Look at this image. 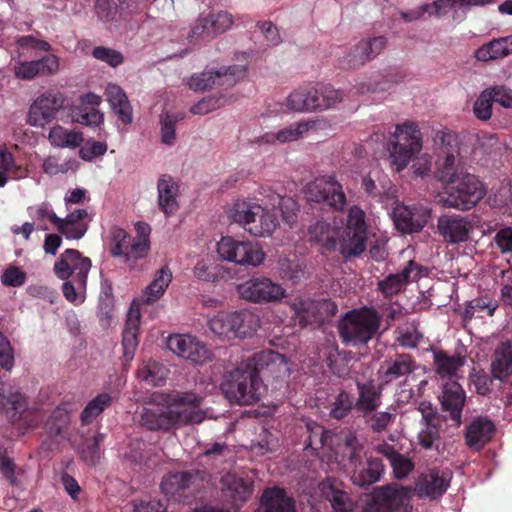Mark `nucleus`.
Listing matches in <instances>:
<instances>
[{"label": "nucleus", "mask_w": 512, "mask_h": 512, "mask_svg": "<svg viewBox=\"0 0 512 512\" xmlns=\"http://www.w3.org/2000/svg\"><path fill=\"white\" fill-rule=\"evenodd\" d=\"M286 366L287 360L283 354L272 350L260 351L241 361L230 371L225 376L221 389L231 403L255 404L265 391L262 377L279 374L286 370Z\"/></svg>", "instance_id": "nucleus-1"}, {"label": "nucleus", "mask_w": 512, "mask_h": 512, "mask_svg": "<svg viewBox=\"0 0 512 512\" xmlns=\"http://www.w3.org/2000/svg\"><path fill=\"white\" fill-rule=\"evenodd\" d=\"M201 402L202 397L192 391L154 393L140 413V424L150 431L167 432L180 425L201 423Z\"/></svg>", "instance_id": "nucleus-2"}, {"label": "nucleus", "mask_w": 512, "mask_h": 512, "mask_svg": "<svg viewBox=\"0 0 512 512\" xmlns=\"http://www.w3.org/2000/svg\"><path fill=\"white\" fill-rule=\"evenodd\" d=\"M381 323L382 316L373 306L355 308L339 320V337L346 345H365L378 333Z\"/></svg>", "instance_id": "nucleus-3"}, {"label": "nucleus", "mask_w": 512, "mask_h": 512, "mask_svg": "<svg viewBox=\"0 0 512 512\" xmlns=\"http://www.w3.org/2000/svg\"><path fill=\"white\" fill-rule=\"evenodd\" d=\"M485 195L484 184L475 175L466 173L454 183L446 185L437 201L446 208L466 211L473 208Z\"/></svg>", "instance_id": "nucleus-4"}, {"label": "nucleus", "mask_w": 512, "mask_h": 512, "mask_svg": "<svg viewBox=\"0 0 512 512\" xmlns=\"http://www.w3.org/2000/svg\"><path fill=\"white\" fill-rule=\"evenodd\" d=\"M421 149L422 136L418 125L414 122L397 124L393 140L387 146L391 165L395 170H403Z\"/></svg>", "instance_id": "nucleus-5"}, {"label": "nucleus", "mask_w": 512, "mask_h": 512, "mask_svg": "<svg viewBox=\"0 0 512 512\" xmlns=\"http://www.w3.org/2000/svg\"><path fill=\"white\" fill-rule=\"evenodd\" d=\"M343 99L342 93L330 85L300 87L287 99L289 109L296 112H312L334 107Z\"/></svg>", "instance_id": "nucleus-6"}, {"label": "nucleus", "mask_w": 512, "mask_h": 512, "mask_svg": "<svg viewBox=\"0 0 512 512\" xmlns=\"http://www.w3.org/2000/svg\"><path fill=\"white\" fill-rule=\"evenodd\" d=\"M340 254L345 258L357 257L366 250L368 223L362 208H349L345 227L341 231Z\"/></svg>", "instance_id": "nucleus-7"}, {"label": "nucleus", "mask_w": 512, "mask_h": 512, "mask_svg": "<svg viewBox=\"0 0 512 512\" xmlns=\"http://www.w3.org/2000/svg\"><path fill=\"white\" fill-rule=\"evenodd\" d=\"M304 194L308 203L319 204L322 209L342 212L347 206L343 185L334 176H323L309 182Z\"/></svg>", "instance_id": "nucleus-8"}, {"label": "nucleus", "mask_w": 512, "mask_h": 512, "mask_svg": "<svg viewBox=\"0 0 512 512\" xmlns=\"http://www.w3.org/2000/svg\"><path fill=\"white\" fill-rule=\"evenodd\" d=\"M206 473L200 470L168 473L161 482L162 492L177 502L189 503L203 486Z\"/></svg>", "instance_id": "nucleus-9"}, {"label": "nucleus", "mask_w": 512, "mask_h": 512, "mask_svg": "<svg viewBox=\"0 0 512 512\" xmlns=\"http://www.w3.org/2000/svg\"><path fill=\"white\" fill-rule=\"evenodd\" d=\"M217 253L222 260L238 265L258 266L265 259V253L257 243L238 241L233 237H222L217 243Z\"/></svg>", "instance_id": "nucleus-10"}, {"label": "nucleus", "mask_w": 512, "mask_h": 512, "mask_svg": "<svg viewBox=\"0 0 512 512\" xmlns=\"http://www.w3.org/2000/svg\"><path fill=\"white\" fill-rule=\"evenodd\" d=\"M240 297L252 303H272L282 300L286 291L281 284L264 276H253L237 286Z\"/></svg>", "instance_id": "nucleus-11"}, {"label": "nucleus", "mask_w": 512, "mask_h": 512, "mask_svg": "<svg viewBox=\"0 0 512 512\" xmlns=\"http://www.w3.org/2000/svg\"><path fill=\"white\" fill-rule=\"evenodd\" d=\"M361 512H411L408 493L404 488H377L367 499Z\"/></svg>", "instance_id": "nucleus-12"}, {"label": "nucleus", "mask_w": 512, "mask_h": 512, "mask_svg": "<svg viewBox=\"0 0 512 512\" xmlns=\"http://www.w3.org/2000/svg\"><path fill=\"white\" fill-rule=\"evenodd\" d=\"M246 71L247 69L244 65H232L216 71H204L200 74L192 75L188 84L195 91L206 90L214 86L229 88L244 78Z\"/></svg>", "instance_id": "nucleus-13"}, {"label": "nucleus", "mask_w": 512, "mask_h": 512, "mask_svg": "<svg viewBox=\"0 0 512 512\" xmlns=\"http://www.w3.org/2000/svg\"><path fill=\"white\" fill-rule=\"evenodd\" d=\"M65 97L59 91L49 90L39 95L30 105L27 122L34 127H44L52 122L64 107Z\"/></svg>", "instance_id": "nucleus-14"}, {"label": "nucleus", "mask_w": 512, "mask_h": 512, "mask_svg": "<svg viewBox=\"0 0 512 512\" xmlns=\"http://www.w3.org/2000/svg\"><path fill=\"white\" fill-rule=\"evenodd\" d=\"M322 498L329 503L330 512H354L357 501L341 480L326 477L319 483Z\"/></svg>", "instance_id": "nucleus-15"}, {"label": "nucleus", "mask_w": 512, "mask_h": 512, "mask_svg": "<svg viewBox=\"0 0 512 512\" xmlns=\"http://www.w3.org/2000/svg\"><path fill=\"white\" fill-rule=\"evenodd\" d=\"M167 347L179 357L194 364H203L211 358V352L206 344L191 335H171L167 340Z\"/></svg>", "instance_id": "nucleus-16"}, {"label": "nucleus", "mask_w": 512, "mask_h": 512, "mask_svg": "<svg viewBox=\"0 0 512 512\" xmlns=\"http://www.w3.org/2000/svg\"><path fill=\"white\" fill-rule=\"evenodd\" d=\"M92 267V261L82 257L79 251L67 249L54 265V272L58 278L66 280L69 278L87 279Z\"/></svg>", "instance_id": "nucleus-17"}, {"label": "nucleus", "mask_w": 512, "mask_h": 512, "mask_svg": "<svg viewBox=\"0 0 512 512\" xmlns=\"http://www.w3.org/2000/svg\"><path fill=\"white\" fill-rule=\"evenodd\" d=\"M430 213L427 209L398 204L394 207L392 217L394 224L402 233L419 232L427 224Z\"/></svg>", "instance_id": "nucleus-18"}, {"label": "nucleus", "mask_w": 512, "mask_h": 512, "mask_svg": "<svg viewBox=\"0 0 512 512\" xmlns=\"http://www.w3.org/2000/svg\"><path fill=\"white\" fill-rule=\"evenodd\" d=\"M437 228L439 234L447 243L457 244L468 240L473 226L467 217L446 214L439 217Z\"/></svg>", "instance_id": "nucleus-19"}, {"label": "nucleus", "mask_w": 512, "mask_h": 512, "mask_svg": "<svg viewBox=\"0 0 512 512\" xmlns=\"http://www.w3.org/2000/svg\"><path fill=\"white\" fill-rule=\"evenodd\" d=\"M233 24V17L227 11L210 13L206 17H200L192 28L191 39L212 38L227 31Z\"/></svg>", "instance_id": "nucleus-20"}, {"label": "nucleus", "mask_w": 512, "mask_h": 512, "mask_svg": "<svg viewBox=\"0 0 512 512\" xmlns=\"http://www.w3.org/2000/svg\"><path fill=\"white\" fill-rule=\"evenodd\" d=\"M497 0H435L432 3H427L429 6V14L442 16L447 14L450 10H454L452 20L460 23L466 18V13L473 6H486L496 3Z\"/></svg>", "instance_id": "nucleus-21"}, {"label": "nucleus", "mask_w": 512, "mask_h": 512, "mask_svg": "<svg viewBox=\"0 0 512 512\" xmlns=\"http://www.w3.org/2000/svg\"><path fill=\"white\" fill-rule=\"evenodd\" d=\"M422 274V267L413 260H410L405 268L395 274L388 275L384 280L378 283V289L385 298H392L398 294L403 287L411 282L416 281Z\"/></svg>", "instance_id": "nucleus-22"}, {"label": "nucleus", "mask_w": 512, "mask_h": 512, "mask_svg": "<svg viewBox=\"0 0 512 512\" xmlns=\"http://www.w3.org/2000/svg\"><path fill=\"white\" fill-rule=\"evenodd\" d=\"M341 231L342 227L336 222L317 221L309 226L308 235L310 241L317 243L326 251L333 252L337 249L340 251Z\"/></svg>", "instance_id": "nucleus-23"}, {"label": "nucleus", "mask_w": 512, "mask_h": 512, "mask_svg": "<svg viewBox=\"0 0 512 512\" xmlns=\"http://www.w3.org/2000/svg\"><path fill=\"white\" fill-rule=\"evenodd\" d=\"M261 213L262 205L246 199L236 200L227 211L228 218L232 222L240 225L244 230L252 229L256 233L262 231L261 227L255 225L251 219L254 220V217Z\"/></svg>", "instance_id": "nucleus-24"}, {"label": "nucleus", "mask_w": 512, "mask_h": 512, "mask_svg": "<svg viewBox=\"0 0 512 512\" xmlns=\"http://www.w3.org/2000/svg\"><path fill=\"white\" fill-rule=\"evenodd\" d=\"M416 369V361L410 354L402 353L386 359L379 369L385 384L408 376Z\"/></svg>", "instance_id": "nucleus-25"}, {"label": "nucleus", "mask_w": 512, "mask_h": 512, "mask_svg": "<svg viewBox=\"0 0 512 512\" xmlns=\"http://www.w3.org/2000/svg\"><path fill=\"white\" fill-rule=\"evenodd\" d=\"M465 392L457 382L444 386L441 397V405L444 412L449 413V418L455 426H460L462 410L465 404Z\"/></svg>", "instance_id": "nucleus-26"}, {"label": "nucleus", "mask_w": 512, "mask_h": 512, "mask_svg": "<svg viewBox=\"0 0 512 512\" xmlns=\"http://www.w3.org/2000/svg\"><path fill=\"white\" fill-rule=\"evenodd\" d=\"M158 206L167 216L179 209V185L169 174H162L157 181Z\"/></svg>", "instance_id": "nucleus-27"}, {"label": "nucleus", "mask_w": 512, "mask_h": 512, "mask_svg": "<svg viewBox=\"0 0 512 512\" xmlns=\"http://www.w3.org/2000/svg\"><path fill=\"white\" fill-rule=\"evenodd\" d=\"M494 423L485 417H477L466 428L465 442L474 450H481L495 433Z\"/></svg>", "instance_id": "nucleus-28"}, {"label": "nucleus", "mask_w": 512, "mask_h": 512, "mask_svg": "<svg viewBox=\"0 0 512 512\" xmlns=\"http://www.w3.org/2000/svg\"><path fill=\"white\" fill-rule=\"evenodd\" d=\"M140 310L136 302L131 305L125 327L122 333L123 356L126 361L133 359L138 346V331L140 326Z\"/></svg>", "instance_id": "nucleus-29"}, {"label": "nucleus", "mask_w": 512, "mask_h": 512, "mask_svg": "<svg viewBox=\"0 0 512 512\" xmlns=\"http://www.w3.org/2000/svg\"><path fill=\"white\" fill-rule=\"evenodd\" d=\"M358 398L355 409L361 416H369L382 404V390L372 382H357Z\"/></svg>", "instance_id": "nucleus-30"}, {"label": "nucleus", "mask_w": 512, "mask_h": 512, "mask_svg": "<svg viewBox=\"0 0 512 512\" xmlns=\"http://www.w3.org/2000/svg\"><path fill=\"white\" fill-rule=\"evenodd\" d=\"M29 176V170L18 164L14 154L6 145H0V188L10 180H21Z\"/></svg>", "instance_id": "nucleus-31"}, {"label": "nucleus", "mask_w": 512, "mask_h": 512, "mask_svg": "<svg viewBox=\"0 0 512 512\" xmlns=\"http://www.w3.org/2000/svg\"><path fill=\"white\" fill-rule=\"evenodd\" d=\"M385 466L379 457L370 456L365 464L355 467L351 479L360 487H365L378 482L384 474Z\"/></svg>", "instance_id": "nucleus-32"}, {"label": "nucleus", "mask_w": 512, "mask_h": 512, "mask_svg": "<svg viewBox=\"0 0 512 512\" xmlns=\"http://www.w3.org/2000/svg\"><path fill=\"white\" fill-rule=\"evenodd\" d=\"M449 486L448 480L440 474L439 470H430L419 477L416 483V491L419 496L436 499L442 496Z\"/></svg>", "instance_id": "nucleus-33"}, {"label": "nucleus", "mask_w": 512, "mask_h": 512, "mask_svg": "<svg viewBox=\"0 0 512 512\" xmlns=\"http://www.w3.org/2000/svg\"><path fill=\"white\" fill-rule=\"evenodd\" d=\"M106 100L113 113L123 124L132 122V107L124 90L116 84H108L105 90Z\"/></svg>", "instance_id": "nucleus-34"}, {"label": "nucleus", "mask_w": 512, "mask_h": 512, "mask_svg": "<svg viewBox=\"0 0 512 512\" xmlns=\"http://www.w3.org/2000/svg\"><path fill=\"white\" fill-rule=\"evenodd\" d=\"M260 503L265 512H296L294 500L279 487L264 490Z\"/></svg>", "instance_id": "nucleus-35"}, {"label": "nucleus", "mask_w": 512, "mask_h": 512, "mask_svg": "<svg viewBox=\"0 0 512 512\" xmlns=\"http://www.w3.org/2000/svg\"><path fill=\"white\" fill-rule=\"evenodd\" d=\"M72 122L92 126L96 123V95L87 93L80 96L78 103L70 109Z\"/></svg>", "instance_id": "nucleus-36"}, {"label": "nucleus", "mask_w": 512, "mask_h": 512, "mask_svg": "<svg viewBox=\"0 0 512 512\" xmlns=\"http://www.w3.org/2000/svg\"><path fill=\"white\" fill-rule=\"evenodd\" d=\"M512 54V35L493 39L479 47L474 56L478 61L488 62Z\"/></svg>", "instance_id": "nucleus-37"}, {"label": "nucleus", "mask_w": 512, "mask_h": 512, "mask_svg": "<svg viewBox=\"0 0 512 512\" xmlns=\"http://www.w3.org/2000/svg\"><path fill=\"white\" fill-rule=\"evenodd\" d=\"M253 489L252 479L232 476L226 480L224 493L227 498L231 499L233 506L239 507L251 498Z\"/></svg>", "instance_id": "nucleus-38"}, {"label": "nucleus", "mask_w": 512, "mask_h": 512, "mask_svg": "<svg viewBox=\"0 0 512 512\" xmlns=\"http://www.w3.org/2000/svg\"><path fill=\"white\" fill-rule=\"evenodd\" d=\"M377 452L387 458L396 479L405 478L414 468L412 460L396 451L390 444L383 443L378 445Z\"/></svg>", "instance_id": "nucleus-39"}, {"label": "nucleus", "mask_w": 512, "mask_h": 512, "mask_svg": "<svg viewBox=\"0 0 512 512\" xmlns=\"http://www.w3.org/2000/svg\"><path fill=\"white\" fill-rule=\"evenodd\" d=\"M132 246V237L124 229L112 227L109 230L108 249L113 257H122L125 262L137 260L130 256V247Z\"/></svg>", "instance_id": "nucleus-40"}, {"label": "nucleus", "mask_w": 512, "mask_h": 512, "mask_svg": "<svg viewBox=\"0 0 512 512\" xmlns=\"http://www.w3.org/2000/svg\"><path fill=\"white\" fill-rule=\"evenodd\" d=\"M292 319L301 327L317 323L316 300L302 296L295 297L289 302Z\"/></svg>", "instance_id": "nucleus-41"}, {"label": "nucleus", "mask_w": 512, "mask_h": 512, "mask_svg": "<svg viewBox=\"0 0 512 512\" xmlns=\"http://www.w3.org/2000/svg\"><path fill=\"white\" fill-rule=\"evenodd\" d=\"M230 321L233 328L232 339L245 338L256 332L258 320L248 310L230 312Z\"/></svg>", "instance_id": "nucleus-42"}, {"label": "nucleus", "mask_w": 512, "mask_h": 512, "mask_svg": "<svg viewBox=\"0 0 512 512\" xmlns=\"http://www.w3.org/2000/svg\"><path fill=\"white\" fill-rule=\"evenodd\" d=\"M491 373L494 379L506 381L512 374V353L509 345L502 343L494 353L491 362Z\"/></svg>", "instance_id": "nucleus-43"}, {"label": "nucleus", "mask_w": 512, "mask_h": 512, "mask_svg": "<svg viewBox=\"0 0 512 512\" xmlns=\"http://www.w3.org/2000/svg\"><path fill=\"white\" fill-rule=\"evenodd\" d=\"M172 281V273L168 266L161 267L155 274L154 280L148 285L142 295L145 303L152 304L159 300Z\"/></svg>", "instance_id": "nucleus-44"}, {"label": "nucleus", "mask_w": 512, "mask_h": 512, "mask_svg": "<svg viewBox=\"0 0 512 512\" xmlns=\"http://www.w3.org/2000/svg\"><path fill=\"white\" fill-rule=\"evenodd\" d=\"M76 168L77 160L75 158L67 157L60 153L48 155L41 161L42 172L51 177L74 171Z\"/></svg>", "instance_id": "nucleus-45"}, {"label": "nucleus", "mask_w": 512, "mask_h": 512, "mask_svg": "<svg viewBox=\"0 0 512 512\" xmlns=\"http://www.w3.org/2000/svg\"><path fill=\"white\" fill-rule=\"evenodd\" d=\"M361 186L369 197L378 202L384 203L395 198L394 186L386 177L376 183L370 176H366L362 179Z\"/></svg>", "instance_id": "nucleus-46"}, {"label": "nucleus", "mask_w": 512, "mask_h": 512, "mask_svg": "<svg viewBox=\"0 0 512 512\" xmlns=\"http://www.w3.org/2000/svg\"><path fill=\"white\" fill-rule=\"evenodd\" d=\"M465 356L457 353L448 355L445 351H438L434 353V365L436 372L441 377L454 376L460 367L465 364Z\"/></svg>", "instance_id": "nucleus-47"}, {"label": "nucleus", "mask_w": 512, "mask_h": 512, "mask_svg": "<svg viewBox=\"0 0 512 512\" xmlns=\"http://www.w3.org/2000/svg\"><path fill=\"white\" fill-rule=\"evenodd\" d=\"M168 372V369L162 363L148 360L144 361L138 368L137 377L147 384L159 386L166 380Z\"/></svg>", "instance_id": "nucleus-48"}, {"label": "nucleus", "mask_w": 512, "mask_h": 512, "mask_svg": "<svg viewBox=\"0 0 512 512\" xmlns=\"http://www.w3.org/2000/svg\"><path fill=\"white\" fill-rule=\"evenodd\" d=\"M48 140L53 147L65 148L78 146L83 138L77 131H69L60 125H55L48 133Z\"/></svg>", "instance_id": "nucleus-49"}, {"label": "nucleus", "mask_w": 512, "mask_h": 512, "mask_svg": "<svg viewBox=\"0 0 512 512\" xmlns=\"http://www.w3.org/2000/svg\"><path fill=\"white\" fill-rule=\"evenodd\" d=\"M136 237H132V246L130 247V256L136 259H142L147 256L150 250L151 227L145 222L135 224Z\"/></svg>", "instance_id": "nucleus-50"}, {"label": "nucleus", "mask_w": 512, "mask_h": 512, "mask_svg": "<svg viewBox=\"0 0 512 512\" xmlns=\"http://www.w3.org/2000/svg\"><path fill=\"white\" fill-rule=\"evenodd\" d=\"M464 175L459 166V160L456 154L448 152L442 162L438 164L436 176L437 178L447 185L454 183Z\"/></svg>", "instance_id": "nucleus-51"}, {"label": "nucleus", "mask_w": 512, "mask_h": 512, "mask_svg": "<svg viewBox=\"0 0 512 512\" xmlns=\"http://www.w3.org/2000/svg\"><path fill=\"white\" fill-rule=\"evenodd\" d=\"M498 304L496 301L489 299L486 296L478 297L469 302L465 308L464 317L465 319L472 318H483L486 316H492L497 309Z\"/></svg>", "instance_id": "nucleus-52"}, {"label": "nucleus", "mask_w": 512, "mask_h": 512, "mask_svg": "<svg viewBox=\"0 0 512 512\" xmlns=\"http://www.w3.org/2000/svg\"><path fill=\"white\" fill-rule=\"evenodd\" d=\"M306 427L309 433L306 439V448L317 451L328 444L331 438L330 431L316 422H308Z\"/></svg>", "instance_id": "nucleus-53"}, {"label": "nucleus", "mask_w": 512, "mask_h": 512, "mask_svg": "<svg viewBox=\"0 0 512 512\" xmlns=\"http://www.w3.org/2000/svg\"><path fill=\"white\" fill-rule=\"evenodd\" d=\"M184 113L165 112L161 115V140L166 145H173L176 139L175 125L184 119Z\"/></svg>", "instance_id": "nucleus-54"}, {"label": "nucleus", "mask_w": 512, "mask_h": 512, "mask_svg": "<svg viewBox=\"0 0 512 512\" xmlns=\"http://www.w3.org/2000/svg\"><path fill=\"white\" fill-rule=\"evenodd\" d=\"M230 321V312H219L208 320L209 329L220 339H232L233 328Z\"/></svg>", "instance_id": "nucleus-55"}, {"label": "nucleus", "mask_w": 512, "mask_h": 512, "mask_svg": "<svg viewBox=\"0 0 512 512\" xmlns=\"http://www.w3.org/2000/svg\"><path fill=\"white\" fill-rule=\"evenodd\" d=\"M251 221H253L255 225L260 226L262 230L257 233L252 231V229L246 230L249 234L255 237H268L272 235L279 225L277 216L263 206L261 215L254 217V220L251 219Z\"/></svg>", "instance_id": "nucleus-56"}, {"label": "nucleus", "mask_w": 512, "mask_h": 512, "mask_svg": "<svg viewBox=\"0 0 512 512\" xmlns=\"http://www.w3.org/2000/svg\"><path fill=\"white\" fill-rule=\"evenodd\" d=\"M64 281L62 290L65 298L75 304L82 303L85 299L87 279L69 278Z\"/></svg>", "instance_id": "nucleus-57"}, {"label": "nucleus", "mask_w": 512, "mask_h": 512, "mask_svg": "<svg viewBox=\"0 0 512 512\" xmlns=\"http://www.w3.org/2000/svg\"><path fill=\"white\" fill-rule=\"evenodd\" d=\"M494 89H485L481 92L474 103L473 111L475 116L482 121L491 118Z\"/></svg>", "instance_id": "nucleus-58"}, {"label": "nucleus", "mask_w": 512, "mask_h": 512, "mask_svg": "<svg viewBox=\"0 0 512 512\" xmlns=\"http://www.w3.org/2000/svg\"><path fill=\"white\" fill-rule=\"evenodd\" d=\"M315 124V121H302L291 124L290 126L280 130L276 135V139L282 143L297 140L309 129L315 127Z\"/></svg>", "instance_id": "nucleus-59"}, {"label": "nucleus", "mask_w": 512, "mask_h": 512, "mask_svg": "<svg viewBox=\"0 0 512 512\" xmlns=\"http://www.w3.org/2000/svg\"><path fill=\"white\" fill-rule=\"evenodd\" d=\"M368 427L375 433L387 430L388 426L395 420V415L388 411H375L369 416H362Z\"/></svg>", "instance_id": "nucleus-60"}, {"label": "nucleus", "mask_w": 512, "mask_h": 512, "mask_svg": "<svg viewBox=\"0 0 512 512\" xmlns=\"http://www.w3.org/2000/svg\"><path fill=\"white\" fill-rule=\"evenodd\" d=\"M425 428L418 433V441L422 448H433L434 442L440 439L439 419L423 422Z\"/></svg>", "instance_id": "nucleus-61"}, {"label": "nucleus", "mask_w": 512, "mask_h": 512, "mask_svg": "<svg viewBox=\"0 0 512 512\" xmlns=\"http://www.w3.org/2000/svg\"><path fill=\"white\" fill-rule=\"evenodd\" d=\"M353 407V400L351 395L342 390L333 403L330 410V417L333 419L341 420L348 416Z\"/></svg>", "instance_id": "nucleus-62"}, {"label": "nucleus", "mask_w": 512, "mask_h": 512, "mask_svg": "<svg viewBox=\"0 0 512 512\" xmlns=\"http://www.w3.org/2000/svg\"><path fill=\"white\" fill-rule=\"evenodd\" d=\"M368 62L367 57L362 53L360 45L357 43L350 51L339 58V65L342 69H358Z\"/></svg>", "instance_id": "nucleus-63"}, {"label": "nucleus", "mask_w": 512, "mask_h": 512, "mask_svg": "<svg viewBox=\"0 0 512 512\" xmlns=\"http://www.w3.org/2000/svg\"><path fill=\"white\" fill-rule=\"evenodd\" d=\"M358 44L360 45V49H362V53H364L367 60L370 61L385 49L387 45V38L384 36H377L368 40H361Z\"/></svg>", "instance_id": "nucleus-64"}]
</instances>
